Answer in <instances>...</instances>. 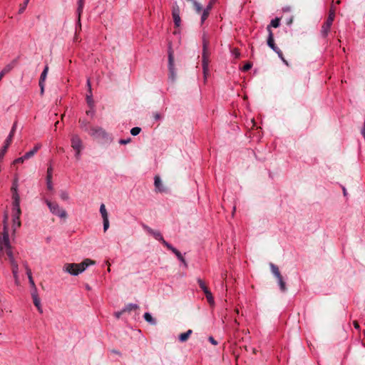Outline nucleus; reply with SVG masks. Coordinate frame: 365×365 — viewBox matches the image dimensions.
I'll list each match as a JSON object with an SVG mask.
<instances>
[{
	"label": "nucleus",
	"mask_w": 365,
	"mask_h": 365,
	"mask_svg": "<svg viewBox=\"0 0 365 365\" xmlns=\"http://www.w3.org/2000/svg\"><path fill=\"white\" fill-rule=\"evenodd\" d=\"M93 264H95V261L87 258L79 264L66 263L63 265V270L73 276H76L84 272L88 266Z\"/></svg>",
	"instance_id": "f257e3e1"
},
{
	"label": "nucleus",
	"mask_w": 365,
	"mask_h": 365,
	"mask_svg": "<svg viewBox=\"0 0 365 365\" xmlns=\"http://www.w3.org/2000/svg\"><path fill=\"white\" fill-rule=\"evenodd\" d=\"M209 41L206 38L205 34H203L202 36V70L204 76L206 78L208 74L209 68V56L210 52L208 51Z\"/></svg>",
	"instance_id": "f03ea898"
},
{
	"label": "nucleus",
	"mask_w": 365,
	"mask_h": 365,
	"mask_svg": "<svg viewBox=\"0 0 365 365\" xmlns=\"http://www.w3.org/2000/svg\"><path fill=\"white\" fill-rule=\"evenodd\" d=\"M45 202L48 205L50 212L60 218H66L67 213L65 210L61 208L56 202H52L48 200H46Z\"/></svg>",
	"instance_id": "7ed1b4c3"
},
{
	"label": "nucleus",
	"mask_w": 365,
	"mask_h": 365,
	"mask_svg": "<svg viewBox=\"0 0 365 365\" xmlns=\"http://www.w3.org/2000/svg\"><path fill=\"white\" fill-rule=\"evenodd\" d=\"M21 214V210L20 208V205L12 206V230L14 234L16 230L20 227L21 223L20 221V216Z\"/></svg>",
	"instance_id": "20e7f679"
},
{
	"label": "nucleus",
	"mask_w": 365,
	"mask_h": 365,
	"mask_svg": "<svg viewBox=\"0 0 365 365\" xmlns=\"http://www.w3.org/2000/svg\"><path fill=\"white\" fill-rule=\"evenodd\" d=\"M334 17H335V10H334V9L331 8L327 19L326 20V21L323 24V25L322 26L321 34L324 37L327 36V35L329 32L330 28L334 21Z\"/></svg>",
	"instance_id": "39448f33"
},
{
	"label": "nucleus",
	"mask_w": 365,
	"mask_h": 365,
	"mask_svg": "<svg viewBox=\"0 0 365 365\" xmlns=\"http://www.w3.org/2000/svg\"><path fill=\"white\" fill-rule=\"evenodd\" d=\"M16 126H17L16 123H14L8 137L6 138V139L4 142V145L0 150V160L4 157L6 153L7 152L8 148L9 147V145H11V143L12 142L14 135L16 130Z\"/></svg>",
	"instance_id": "423d86ee"
},
{
	"label": "nucleus",
	"mask_w": 365,
	"mask_h": 365,
	"mask_svg": "<svg viewBox=\"0 0 365 365\" xmlns=\"http://www.w3.org/2000/svg\"><path fill=\"white\" fill-rule=\"evenodd\" d=\"M168 69H169V75L168 79L172 83L175 82L176 79V71L174 67V57L172 51H169L168 53Z\"/></svg>",
	"instance_id": "0eeeda50"
},
{
	"label": "nucleus",
	"mask_w": 365,
	"mask_h": 365,
	"mask_svg": "<svg viewBox=\"0 0 365 365\" xmlns=\"http://www.w3.org/2000/svg\"><path fill=\"white\" fill-rule=\"evenodd\" d=\"M88 133L95 138L105 139L108 137L106 132L100 127L91 128L88 130Z\"/></svg>",
	"instance_id": "6e6552de"
},
{
	"label": "nucleus",
	"mask_w": 365,
	"mask_h": 365,
	"mask_svg": "<svg viewBox=\"0 0 365 365\" xmlns=\"http://www.w3.org/2000/svg\"><path fill=\"white\" fill-rule=\"evenodd\" d=\"M4 239H5V248L6 252L9 257V259H14V256L12 251V247L9 240V235L6 226H4Z\"/></svg>",
	"instance_id": "1a4fd4ad"
},
{
	"label": "nucleus",
	"mask_w": 365,
	"mask_h": 365,
	"mask_svg": "<svg viewBox=\"0 0 365 365\" xmlns=\"http://www.w3.org/2000/svg\"><path fill=\"white\" fill-rule=\"evenodd\" d=\"M143 228L145 230H146L149 234L152 235L155 240L161 242L164 246L167 247V245H170L168 242H166L163 237L162 236L161 233L158 230H154L149 227L147 225H143Z\"/></svg>",
	"instance_id": "9d476101"
},
{
	"label": "nucleus",
	"mask_w": 365,
	"mask_h": 365,
	"mask_svg": "<svg viewBox=\"0 0 365 365\" xmlns=\"http://www.w3.org/2000/svg\"><path fill=\"white\" fill-rule=\"evenodd\" d=\"M173 18L174 21L175 26L176 27H179L180 26L181 19L180 17V9L178 6L175 5L173 7Z\"/></svg>",
	"instance_id": "9b49d317"
},
{
	"label": "nucleus",
	"mask_w": 365,
	"mask_h": 365,
	"mask_svg": "<svg viewBox=\"0 0 365 365\" xmlns=\"http://www.w3.org/2000/svg\"><path fill=\"white\" fill-rule=\"evenodd\" d=\"M16 63V60H13L11 63L4 66L0 72V81L6 73H9L15 67Z\"/></svg>",
	"instance_id": "f8f14e48"
},
{
	"label": "nucleus",
	"mask_w": 365,
	"mask_h": 365,
	"mask_svg": "<svg viewBox=\"0 0 365 365\" xmlns=\"http://www.w3.org/2000/svg\"><path fill=\"white\" fill-rule=\"evenodd\" d=\"M267 30L268 34H269L268 38H267V45L273 51H276L278 48V47L276 46V45L274 43L273 33H272V30H271L269 26H267Z\"/></svg>",
	"instance_id": "ddd939ff"
},
{
	"label": "nucleus",
	"mask_w": 365,
	"mask_h": 365,
	"mask_svg": "<svg viewBox=\"0 0 365 365\" xmlns=\"http://www.w3.org/2000/svg\"><path fill=\"white\" fill-rule=\"evenodd\" d=\"M71 147L73 150L82 149V141L78 135H74L71 138Z\"/></svg>",
	"instance_id": "4468645a"
},
{
	"label": "nucleus",
	"mask_w": 365,
	"mask_h": 365,
	"mask_svg": "<svg viewBox=\"0 0 365 365\" xmlns=\"http://www.w3.org/2000/svg\"><path fill=\"white\" fill-rule=\"evenodd\" d=\"M12 206L20 205V196L18 188H11Z\"/></svg>",
	"instance_id": "2eb2a0df"
},
{
	"label": "nucleus",
	"mask_w": 365,
	"mask_h": 365,
	"mask_svg": "<svg viewBox=\"0 0 365 365\" xmlns=\"http://www.w3.org/2000/svg\"><path fill=\"white\" fill-rule=\"evenodd\" d=\"M41 148V143H37L32 150H31L29 152H26L25 154H24V158H26L27 160L28 159H30L31 158H32L37 152L38 150Z\"/></svg>",
	"instance_id": "dca6fc26"
},
{
	"label": "nucleus",
	"mask_w": 365,
	"mask_h": 365,
	"mask_svg": "<svg viewBox=\"0 0 365 365\" xmlns=\"http://www.w3.org/2000/svg\"><path fill=\"white\" fill-rule=\"evenodd\" d=\"M154 185L156 190L158 192H163L165 191V188L163 187L160 178L159 176H155L154 178Z\"/></svg>",
	"instance_id": "f3484780"
},
{
	"label": "nucleus",
	"mask_w": 365,
	"mask_h": 365,
	"mask_svg": "<svg viewBox=\"0 0 365 365\" xmlns=\"http://www.w3.org/2000/svg\"><path fill=\"white\" fill-rule=\"evenodd\" d=\"M167 248L172 251L181 262H185V258L176 248H175L171 245H167Z\"/></svg>",
	"instance_id": "a211bd4d"
},
{
	"label": "nucleus",
	"mask_w": 365,
	"mask_h": 365,
	"mask_svg": "<svg viewBox=\"0 0 365 365\" xmlns=\"http://www.w3.org/2000/svg\"><path fill=\"white\" fill-rule=\"evenodd\" d=\"M10 264L11 266L12 274L16 277V273H19V264L16 260L14 259L9 260Z\"/></svg>",
	"instance_id": "6ab92c4d"
},
{
	"label": "nucleus",
	"mask_w": 365,
	"mask_h": 365,
	"mask_svg": "<svg viewBox=\"0 0 365 365\" xmlns=\"http://www.w3.org/2000/svg\"><path fill=\"white\" fill-rule=\"evenodd\" d=\"M10 264L11 266L12 274L16 277V273H19V264L16 260L14 259L9 260Z\"/></svg>",
	"instance_id": "aec40b11"
},
{
	"label": "nucleus",
	"mask_w": 365,
	"mask_h": 365,
	"mask_svg": "<svg viewBox=\"0 0 365 365\" xmlns=\"http://www.w3.org/2000/svg\"><path fill=\"white\" fill-rule=\"evenodd\" d=\"M192 331L191 329L187 330L186 332L182 333L179 335V340L181 342L186 341L192 334Z\"/></svg>",
	"instance_id": "412c9836"
},
{
	"label": "nucleus",
	"mask_w": 365,
	"mask_h": 365,
	"mask_svg": "<svg viewBox=\"0 0 365 365\" xmlns=\"http://www.w3.org/2000/svg\"><path fill=\"white\" fill-rule=\"evenodd\" d=\"M87 86L88 87V89H89V95H87V103L89 106H92L93 104V99H92V93H91V82H90V80L88 79L87 80Z\"/></svg>",
	"instance_id": "4be33fe9"
},
{
	"label": "nucleus",
	"mask_w": 365,
	"mask_h": 365,
	"mask_svg": "<svg viewBox=\"0 0 365 365\" xmlns=\"http://www.w3.org/2000/svg\"><path fill=\"white\" fill-rule=\"evenodd\" d=\"M269 266H270V268H271V271H272V274L274 275V277L276 278H279V277L282 276V275H281V274L279 272V270L278 267L275 264H274L272 263H270Z\"/></svg>",
	"instance_id": "5701e85b"
},
{
	"label": "nucleus",
	"mask_w": 365,
	"mask_h": 365,
	"mask_svg": "<svg viewBox=\"0 0 365 365\" xmlns=\"http://www.w3.org/2000/svg\"><path fill=\"white\" fill-rule=\"evenodd\" d=\"M205 294L206 296V298H207V300L208 303L211 306H214L215 305V300H214V298L212 297V294L210 290H205Z\"/></svg>",
	"instance_id": "b1692460"
},
{
	"label": "nucleus",
	"mask_w": 365,
	"mask_h": 365,
	"mask_svg": "<svg viewBox=\"0 0 365 365\" xmlns=\"http://www.w3.org/2000/svg\"><path fill=\"white\" fill-rule=\"evenodd\" d=\"M48 71V66H46L43 72L41 74L38 84H42V83H44V81L46 78V76H47Z\"/></svg>",
	"instance_id": "393cba45"
},
{
	"label": "nucleus",
	"mask_w": 365,
	"mask_h": 365,
	"mask_svg": "<svg viewBox=\"0 0 365 365\" xmlns=\"http://www.w3.org/2000/svg\"><path fill=\"white\" fill-rule=\"evenodd\" d=\"M100 212L102 216L103 220H108V212L106 209V206L104 204H101L100 206Z\"/></svg>",
	"instance_id": "a878e982"
},
{
	"label": "nucleus",
	"mask_w": 365,
	"mask_h": 365,
	"mask_svg": "<svg viewBox=\"0 0 365 365\" xmlns=\"http://www.w3.org/2000/svg\"><path fill=\"white\" fill-rule=\"evenodd\" d=\"M277 282L279 286L280 290L283 292H286V290H287L286 283L284 281L282 277L280 276L279 278H277Z\"/></svg>",
	"instance_id": "bb28decb"
},
{
	"label": "nucleus",
	"mask_w": 365,
	"mask_h": 365,
	"mask_svg": "<svg viewBox=\"0 0 365 365\" xmlns=\"http://www.w3.org/2000/svg\"><path fill=\"white\" fill-rule=\"evenodd\" d=\"M144 319L146 322H148V323L151 324H156V322L155 320L153 318V317L151 316V314L148 312H145L144 314Z\"/></svg>",
	"instance_id": "cd10ccee"
},
{
	"label": "nucleus",
	"mask_w": 365,
	"mask_h": 365,
	"mask_svg": "<svg viewBox=\"0 0 365 365\" xmlns=\"http://www.w3.org/2000/svg\"><path fill=\"white\" fill-rule=\"evenodd\" d=\"M138 305L136 304H128L123 309V312H130L133 309H138Z\"/></svg>",
	"instance_id": "c85d7f7f"
},
{
	"label": "nucleus",
	"mask_w": 365,
	"mask_h": 365,
	"mask_svg": "<svg viewBox=\"0 0 365 365\" xmlns=\"http://www.w3.org/2000/svg\"><path fill=\"white\" fill-rule=\"evenodd\" d=\"M33 302H34V305L37 308L38 311L40 313H43V309H42V307H41V300H40L39 297H35L34 299H33Z\"/></svg>",
	"instance_id": "c756f323"
},
{
	"label": "nucleus",
	"mask_w": 365,
	"mask_h": 365,
	"mask_svg": "<svg viewBox=\"0 0 365 365\" xmlns=\"http://www.w3.org/2000/svg\"><path fill=\"white\" fill-rule=\"evenodd\" d=\"M210 8H211V6H208L207 8L203 11L202 16H201V22H202V24L207 18V16L209 15V11H210Z\"/></svg>",
	"instance_id": "7c9ffc66"
},
{
	"label": "nucleus",
	"mask_w": 365,
	"mask_h": 365,
	"mask_svg": "<svg viewBox=\"0 0 365 365\" xmlns=\"http://www.w3.org/2000/svg\"><path fill=\"white\" fill-rule=\"evenodd\" d=\"M279 24H280V19L279 18H275L271 21L270 25H269L268 26H269L270 28H271V26H272L274 28H277L279 26Z\"/></svg>",
	"instance_id": "2f4dec72"
},
{
	"label": "nucleus",
	"mask_w": 365,
	"mask_h": 365,
	"mask_svg": "<svg viewBox=\"0 0 365 365\" xmlns=\"http://www.w3.org/2000/svg\"><path fill=\"white\" fill-rule=\"evenodd\" d=\"M4 247H5L4 232H3V236H0V257L2 255Z\"/></svg>",
	"instance_id": "473e14b6"
},
{
	"label": "nucleus",
	"mask_w": 365,
	"mask_h": 365,
	"mask_svg": "<svg viewBox=\"0 0 365 365\" xmlns=\"http://www.w3.org/2000/svg\"><path fill=\"white\" fill-rule=\"evenodd\" d=\"M60 197L63 200H68L69 199V195L68 193L65 190H61L60 192Z\"/></svg>",
	"instance_id": "72a5a7b5"
},
{
	"label": "nucleus",
	"mask_w": 365,
	"mask_h": 365,
	"mask_svg": "<svg viewBox=\"0 0 365 365\" xmlns=\"http://www.w3.org/2000/svg\"><path fill=\"white\" fill-rule=\"evenodd\" d=\"M197 283L200 287L204 292V293L205 292V290H209L207 286L205 285V283L201 279H197Z\"/></svg>",
	"instance_id": "f704fd0d"
},
{
	"label": "nucleus",
	"mask_w": 365,
	"mask_h": 365,
	"mask_svg": "<svg viewBox=\"0 0 365 365\" xmlns=\"http://www.w3.org/2000/svg\"><path fill=\"white\" fill-rule=\"evenodd\" d=\"M53 168L50 165L47 169L46 180H52Z\"/></svg>",
	"instance_id": "c9c22d12"
},
{
	"label": "nucleus",
	"mask_w": 365,
	"mask_h": 365,
	"mask_svg": "<svg viewBox=\"0 0 365 365\" xmlns=\"http://www.w3.org/2000/svg\"><path fill=\"white\" fill-rule=\"evenodd\" d=\"M140 130H141L140 128L134 127L130 130V133L132 135L135 136L140 133Z\"/></svg>",
	"instance_id": "e433bc0d"
},
{
	"label": "nucleus",
	"mask_w": 365,
	"mask_h": 365,
	"mask_svg": "<svg viewBox=\"0 0 365 365\" xmlns=\"http://www.w3.org/2000/svg\"><path fill=\"white\" fill-rule=\"evenodd\" d=\"M29 1L30 0H25L24 4L22 5H21L19 11V12L20 14L23 13L25 11V9H26V8Z\"/></svg>",
	"instance_id": "4c0bfd02"
},
{
	"label": "nucleus",
	"mask_w": 365,
	"mask_h": 365,
	"mask_svg": "<svg viewBox=\"0 0 365 365\" xmlns=\"http://www.w3.org/2000/svg\"><path fill=\"white\" fill-rule=\"evenodd\" d=\"M26 160H27V159L24 158V155L23 156L15 159L13 161V164L15 165V164H18V163H23Z\"/></svg>",
	"instance_id": "58836bf2"
},
{
	"label": "nucleus",
	"mask_w": 365,
	"mask_h": 365,
	"mask_svg": "<svg viewBox=\"0 0 365 365\" xmlns=\"http://www.w3.org/2000/svg\"><path fill=\"white\" fill-rule=\"evenodd\" d=\"M78 14L80 15V14L83 11V4H84V0H78Z\"/></svg>",
	"instance_id": "ea45409f"
},
{
	"label": "nucleus",
	"mask_w": 365,
	"mask_h": 365,
	"mask_svg": "<svg viewBox=\"0 0 365 365\" xmlns=\"http://www.w3.org/2000/svg\"><path fill=\"white\" fill-rule=\"evenodd\" d=\"M194 5V7L195 9V11L197 12V13H200L201 11H202V6L200 5V3H198L197 1H195V3L193 4Z\"/></svg>",
	"instance_id": "a19ab883"
},
{
	"label": "nucleus",
	"mask_w": 365,
	"mask_h": 365,
	"mask_svg": "<svg viewBox=\"0 0 365 365\" xmlns=\"http://www.w3.org/2000/svg\"><path fill=\"white\" fill-rule=\"evenodd\" d=\"M79 123H80V124H81V128L82 129H84L86 131H88V130H88V128H87V124H88V123H87V122H86L85 120H80Z\"/></svg>",
	"instance_id": "79ce46f5"
},
{
	"label": "nucleus",
	"mask_w": 365,
	"mask_h": 365,
	"mask_svg": "<svg viewBox=\"0 0 365 365\" xmlns=\"http://www.w3.org/2000/svg\"><path fill=\"white\" fill-rule=\"evenodd\" d=\"M19 187V179L16 177L12 182V185L11 188H18Z\"/></svg>",
	"instance_id": "37998d69"
},
{
	"label": "nucleus",
	"mask_w": 365,
	"mask_h": 365,
	"mask_svg": "<svg viewBox=\"0 0 365 365\" xmlns=\"http://www.w3.org/2000/svg\"><path fill=\"white\" fill-rule=\"evenodd\" d=\"M46 186L48 190H53V186L52 183V180H46Z\"/></svg>",
	"instance_id": "c03bdc74"
},
{
	"label": "nucleus",
	"mask_w": 365,
	"mask_h": 365,
	"mask_svg": "<svg viewBox=\"0 0 365 365\" xmlns=\"http://www.w3.org/2000/svg\"><path fill=\"white\" fill-rule=\"evenodd\" d=\"M103 231L106 232L109 227V220L108 219V220H103Z\"/></svg>",
	"instance_id": "a18cd8bd"
},
{
	"label": "nucleus",
	"mask_w": 365,
	"mask_h": 365,
	"mask_svg": "<svg viewBox=\"0 0 365 365\" xmlns=\"http://www.w3.org/2000/svg\"><path fill=\"white\" fill-rule=\"evenodd\" d=\"M252 65L251 63H247L242 68L244 71H247L252 68Z\"/></svg>",
	"instance_id": "49530a36"
},
{
	"label": "nucleus",
	"mask_w": 365,
	"mask_h": 365,
	"mask_svg": "<svg viewBox=\"0 0 365 365\" xmlns=\"http://www.w3.org/2000/svg\"><path fill=\"white\" fill-rule=\"evenodd\" d=\"M130 140H131V139L130 138H127V139H120L119 140V143L121 145H125V144H128V143H130Z\"/></svg>",
	"instance_id": "de8ad7c7"
},
{
	"label": "nucleus",
	"mask_w": 365,
	"mask_h": 365,
	"mask_svg": "<svg viewBox=\"0 0 365 365\" xmlns=\"http://www.w3.org/2000/svg\"><path fill=\"white\" fill-rule=\"evenodd\" d=\"M32 289H33V290L31 292V297H32V299H34L35 297H38V296L36 287L32 288Z\"/></svg>",
	"instance_id": "09e8293b"
},
{
	"label": "nucleus",
	"mask_w": 365,
	"mask_h": 365,
	"mask_svg": "<svg viewBox=\"0 0 365 365\" xmlns=\"http://www.w3.org/2000/svg\"><path fill=\"white\" fill-rule=\"evenodd\" d=\"M275 53H277L278 56L280 58V59H283L284 56L282 54V51L278 48L276 51H274Z\"/></svg>",
	"instance_id": "8fccbe9b"
},
{
	"label": "nucleus",
	"mask_w": 365,
	"mask_h": 365,
	"mask_svg": "<svg viewBox=\"0 0 365 365\" xmlns=\"http://www.w3.org/2000/svg\"><path fill=\"white\" fill-rule=\"evenodd\" d=\"M82 149H78V150H75L76 151V154H75V157L77 160H79L80 158H81V151Z\"/></svg>",
	"instance_id": "3c124183"
},
{
	"label": "nucleus",
	"mask_w": 365,
	"mask_h": 365,
	"mask_svg": "<svg viewBox=\"0 0 365 365\" xmlns=\"http://www.w3.org/2000/svg\"><path fill=\"white\" fill-rule=\"evenodd\" d=\"M29 284L32 288L36 287L32 277H29Z\"/></svg>",
	"instance_id": "603ef678"
},
{
	"label": "nucleus",
	"mask_w": 365,
	"mask_h": 365,
	"mask_svg": "<svg viewBox=\"0 0 365 365\" xmlns=\"http://www.w3.org/2000/svg\"><path fill=\"white\" fill-rule=\"evenodd\" d=\"M125 312H123V309L120 312H115L114 315L117 319H119L120 316L124 313Z\"/></svg>",
	"instance_id": "864d4df0"
},
{
	"label": "nucleus",
	"mask_w": 365,
	"mask_h": 365,
	"mask_svg": "<svg viewBox=\"0 0 365 365\" xmlns=\"http://www.w3.org/2000/svg\"><path fill=\"white\" fill-rule=\"evenodd\" d=\"M26 274L28 276V278L30 277H32V274H31V269L28 267H26Z\"/></svg>",
	"instance_id": "5fc2aeb1"
},
{
	"label": "nucleus",
	"mask_w": 365,
	"mask_h": 365,
	"mask_svg": "<svg viewBox=\"0 0 365 365\" xmlns=\"http://www.w3.org/2000/svg\"><path fill=\"white\" fill-rule=\"evenodd\" d=\"M209 341L214 345L217 344V342L215 340V339L212 336L209 337Z\"/></svg>",
	"instance_id": "6e6d98bb"
},
{
	"label": "nucleus",
	"mask_w": 365,
	"mask_h": 365,
	"mask_svg": "<svg viewBox=\"0 0 365 365\" xmlns=\"http://www.w3.org/2000/svg\"><path fill=\"white\" fill-rule=\"evenodd\" d=\"M153 116L155 120H158L161 118L160 115L158 113H155Z\"/></svg>",
	"instance_id": "4d7b16f0"
},
{
	"label": "nucleus",
	"mask_w": 365,
	"mask_h": 365,
	"mask_svg": "<svg viewBox=\"0 0 365 365\" xmlns=\"http://www.w3.org/2000/svg\"><path fill=\"white\" fill-rule=\"evenodd\" d=\"M14 276V278L15 279V283L16 284H19V273H16V277L15 275H13Z\"/></svg>",
	"instance_id": "13d9d810"
},
{
	"label": "nucleus",
	"mask_w": 365,
	"mask_h": 365,
	"mask_svg": "<svg viewBox=\"0 0 365 365\" xmlns=\"http://www.w3.org/2000/svg\"><path fill=\"white\" fill-rule=\"evenodd\" d=\"M233 53L235 54V58H239L240 57V52L237 49H235Z\"/></svg>",
	"instance_id": "bf43d9fd"
},
{
	"label": "nucleus",
	"mask_w": 365,
	"mask_h": 365,
	"mask_svg": "<svg viewBox=\"0 0 365 365\" xmlns=\"http://www.w3.org/2000/svg\"><path fill=\"white\" fill-rule=\"evenodd\" d=\"M39 86L41 88V93L43 94L44 91V83H42V84H39Z\"/></svg>",
	"instance_id": "052dcab7"
},
{
	"label": "nucleus",
	"mask_w": 365,
	"mask_h": 365,
	"mask_svg": "<svg viewBox=\"0 0 365 365\" xmlns=\"http://www.w3.org/2000/svg\"><path fill=\"white\" fill-rule=\"evenodd\" d=\"M86 113H87V115H93V110H87Z\"/></svg>",
	"instance_id": "680f3d73"
},
{
	"label": "nucleus",
	"mask_w": 365,
	"mask_h": 365,
	"mask_svg": "<svg viewBox=\"0 0 365 365\" xmlns=\"http://www.w3.org/2000/svg\"><path fill=\"white\" fill-rule=\"evenodd\" d=\"M354 327L356 329H359V324L356 322H354Z\"/></svg>",
	"instance_id": "e2e57ef3"
},
{
	"label": "nucleus",
	"mask_w": 365,
	"mask_h": 365,
	"mask_svg": "<svg viewBox=\"0 0 365 365\" xmlns=\"http://www.w3.org/2000/svg\"><path fill=\"white\" fill-rule=\"evenodd\" d=\"M282 61H283V63H284L285 65L289 66L288 62L284 59V58H283V59H282Z\"/></svg>",
	"instance_id": "0e129e2a"
},
{
	"label": "nucleus",
	"mask_w": 365,
	"mask_h": 365,
	"mask_svg": "<svg viewBox=\"0 0 365 365\" xmlns=\"http://www.w3.org/2000/svg\"><path fill=\"white\" fill-rule=\"evenodd\" d=\"M343 193L344 196L347 195L346 190L344 187L343 188Z\"/></svg>",
	"instance_id": "69168bd1"
},
{
	"label": "nucleus",
	"mask_w": 365,
	"mask_h": 365,
	"mask_svg": "<svg viewBox=\"0 0 365 365\" xmlns=\"http://www.w3.org/2000/svg\"><path fill=\"white\" fill-rule=\"evenodd\" d=\"M183 264V265L185 266V267H187V264L186 262V261L185 260V262H182Z\"/></svg>",
	"instance_id": "338daca9"
},
{
	"label": "nucleus",
	"mask_w": 365,
	"mask_h": 365,
	"mask_svg": "<svg viewBox=\"0 0 365 365\" xmlns=\"http://www.w3.org/2000/svg\"><path fill=\"white\" fill-rule=\"evenodd\" d=\"M187 1H190V2H192V4H194V3H195V1H197L196 0H187Z\"/></svg>",
	"instance_id": "774afa93"
}]
</instances>
